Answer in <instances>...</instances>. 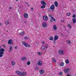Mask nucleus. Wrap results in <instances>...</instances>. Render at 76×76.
Segmentation results:
<instances>
[{
	"label": "nucleus",
	"mask_w": 76,
	"mask_h": 76,
	"mask_svg": "<svg viewBox=\"0 0 76 76\" xmlns=\"http://www.w3.org/2000/svg\"><path fill=\"white\" fill-rule=\"evenodd\" d=\"M45 47L46 48H48V44H46L45 45Z\"/></svg>",
	"instance_id": "7c9ffc66"
},
{
	"label": "nucleus",
	"mask_w": 76,
	"mask_h": 76,
	"mask_svg": "<svg viewBox=\"0 0 76 76\" xmlns=\"http://www.w3.org/2000/svg\"><path fill=\"white\" fill-rule=\"evenodd\" d=\"M53 18H54V17H51V18H50V19H51V20H53Z\"/></svg>",
	"instance_id": "ea45409f"
},
{
	"label": "nucleus",
	"mask_w": 76,
	"mask_h": 76,
	"mask_svg": "<svg viewBox=\"0 0 76 76\" xmlns=\"http://www.w3.org/2000/svg\"><path fill=\"white\" fill-rule=\"evenodd\" d=\"M41 48L42 50H45V46H42Z\"/></svg>",
	"instance_id": "c85d7f7f"
},
{
	"label": "nucleus",
	"mask_w": 76,
	"mask_h": 76,
	"mask_svg": "<svg viewBox=\"0 0 76 76\" xmlns=\"http://www.w3.org/2000/svg\"><path fill=\"white\" fill-rule=\"evenodd\" d=\"M39 72L41 74H43L44 73V70L42 69L41 70L39 71Z\"/></svg>",
	"instance_id": "2eb2a0df"
},
{
	"label": "nucleus",
	"mask_w": 76,
	"mask_h": 76,
	"mask_svg": "<svg viewBox=\"0 0 76 76\" xmlns=\"http://www.w3.org/2000/svg\"><path fill=\"white\" fill-rule=\"evenodd\" d=\"M69 71L70 69L69 68L65 69L64 70V72L65 73H68V72H69Z\"/></svg>",
	"instance_id": "6e6552de"
},
{
	"label": "nucleus",
	"mask_w": 76,
	"mask_h": 76,
	"mask_svg": "<svg viewBox=\"0 0 76 76\" xmlns=\"http://www.w3.org/2000/svg\"><path fill=\"white\" fill-rule=\"evenodd\" d=\"M26 57H23L21 59L23 61L24 60H26Z\"/></svg>",
	"instance_id": "393cba45"
},
{
	"label": "nucleus",
	"mask_w": 76,
	"mask_h": 76,
	"mask_svg": "<svg viewBox=\"0 0 76 76\" xmlns=\"http://www.w3.org/2000/svg\"><path fill=\"white\" fill-rule=\"evenodd\" d=\"M49 16L50 17H51L52 16V15L51 14H49Z\"/></svg>",
	"instance_id": "a19ab883"
},
{
	"label": "nucleus",
	"mask_w": 76,
	"mask_h": 76,
	"mask_svg": "<svg viewBox=\"0 0 76 76\" xmlns=\"http://www.w3.org/2000/svg\"><path fill=\"white\" fill-rule=\"evenodd\" d=\"M58 53L59 54H60V55H63V54H64V50H60L58 51Z\"/></svg>",
	"instance_id": "20e7f679"
},
{
	"label": "nucleus",
	"mask_w": 76,
	"mask_h": 76,
	"mask_svg": "<svg viewBox=\"0 0 76 76\" xmlns=\"http://www.w3.org/2000/svg\"><path fill=\"white\" fill-rule=\"evenodd\" d=\"M37 64L39 65V66H42V62L41 61H37Z\"/></svg>",
	"instance_id": "423d86ee"
},
{
	"label": "nucleus",
	"mask_w": 76,
	"mask_h": 76,
	"mask_svg": "<svg viewBox=\"0 0 76 76\" xmlns=\"http://www.w3.org/2000/svg\"><path fill=\"white\" fill-rule=\"evenodd\" d=\"M67 15H68V16H70V13H68L67 14Z\"/></svg>",
	"instance_id": "58836bf2"
},
{
	"label": "nucleus",
	"mask_w": 76,
	"mask_h": 76,
	"mask_svg": "<svg viewBox=\"0 0 76 76\" xmlns=\"http://www.w3.org/2000/svg\"><path fill=\"white\" fill-rule=\"evenodd\" d=\"M69 1H72V0H69Z\"/></svg>",
	"instance_id": "5fc2aeb1"
},
{
	"label": "nucleus",
	"mask_w": 76,
	"mask_h": 76,
	"mask_svg": "<svg viewBox=\"0 0 76 76\" xmlns=\"http://www.w3.org/2000/svg\"><path fill=\"white\" fill-rule=\"evenodd\" d=\"M22 44L26 47H31V45H30L28 44L25 41L22 42Z\"/></svg>",
	"instance_id": "f03ea898"
},
{
	"label": "nucleus",
	"mask_w": 76,
	"mask_h": 76,
	"mask_svg": "<svg viewBox=\"0 0 76 76\" xmlns=\"http://www.w3.org/2000/svg\"><path fill=\"white\" fill-rule=\"evenodd\" d=\"M58 2H57V1L55 2L54 4L55 5V6L56 7H58Z\"/></svg>",
	"instance_id": "dca6fc26"
},
{
	"label": "nucleus",
	"mask_w": 76,
	"mask_h": 76,
	"mask_svg": "<svg viewBox=\"0 0 76 76\" xmlns=\"http://www.w3.org/2000/svg\"><path fill=\"white\" fill-rule=\"evenodd\" d=\"M27 64L28 66H29L31 64V62L30 61H28L27 63Z\"/></svg>",
	"instance_id": "a878e982"
},
{
	"label": "nucleus",
	"mask_w": 76,
	"mask_h": 76,
	"mask_svg": "<svg viewBox=\"0 0 76 76\" xmlns=\"http://www.w3.org/2000/svg\"><path fill=\"white\" fill-rule=\"evenodd\" d=\"M41 4H42L43 6H46V5H47V4H46L45 1H41Z\"/></svg>",
	"instance_id": "9d476101"
},
{
	"label": "nucleus",
	"mask_w": 76,
	"mask_h": 76,
	"mask_svg": "<svg viewBox=\"0 0 76 76\" xmlns=\"http://www.w3.org/2000/svg\"><path fill=\"white\" fill-rule=\"evenodd\" d=\"M61 21H62V22H64V21H63L62 20Z\"/></svg>",
	"instance_id": "603ef678"
},
{
	"label": "nucleus",
	"mask_w": 76,
	"mask_h": 76,
	"mask_svg": "<svg viewBox=\"0 0 76 76\" xmlns=\"http://www.w3.org/2000/svg\"><path fill=\"white\" fill-rule=\"evenodd\" d=\"M72 20H73V23H76V18H73L72 19Z\"/></svg>",
	"instance_id": "5701e85b"
},
{
	"label": "nucleus",
	"mask_w": 76,
	"mask_h": 76,
	"mask_svg": "<svg viewBox=\"0 0 76 76\" xmlns=\"http://www.w3.org/2000/svg\"><path fill=\"white\" fill-rule=\"evenodd\" d=\"M24 39H28V37H24Z\"/></svg>",
	"instance_id": "c9c22d12"
},
{
	"label": "nucleus",
	"mask_w": 76,
	"mask_h": 76,
	"mask_svg": "<svg viewBox=\"0 0 76 76\" xmlns=\"http://www.w3.org/2000/svg\"><path fill=\"white\" fill-rule=\"evenodd\" d=\"M37 54L39 55V56H41V52H38Z\"/></svg>",
	"instance_id": "72a5a7b5"
},
{
	"label": "nucleus",
	"mask_w": 76,
	"mask_h": 76,
	"mask_svg": "<svg viewBox=\"0 0 76 76\" xmlns=\"http://www.w3.org/2000/svg\"><path fill=\"white\" fill-rule=\"evenodd\" d=\"M26 75V72H23V73H22V75H21L20 76H22V75L25 76V75Z\"/></svg>",
	"instance_id": "a211bd4d"
},
{
	"label": "nucleus",
	"mask_w": 76,
	"mask_h": 76,
	"mask_svg": "<svg viewBox=\"0 0 76 76\" xmlns=\"http://www.w3.org/2000/svg\"><path fill=\"white\" fill-rule=\"evenodd\" d=\"M45 6H42L41 7V8H42V9H43V8H45Z\"/></svg>",
	"instance_id": "f704fd0d"
},
{
	"label": "nucleus",
	"mask_w": 76,
	"mask_h": 76,
	"mask_svg": "<svg viewBox=\"0 0 76 76\" xmlns=\"http://www.w3.org/2000/svg\"><path fill=\"white\" fill-rule=\"evenodd\" d=\"M23 16L24 18L27 19L28 18V14L27 13H26L24 14Z\"/></svg>",
	"instance_id": "1a4fd4ad"
},
{
	"label": "nucleus",
	"mask_w": 76,
	"mask_h": 76,
	"mask_svg": "<svg viewBox=\"0 0 76 76\" xmlns=\"http://www.w3.org/2000/svg\"><path fill=\"white\" fill-rule=\"evenodd\" d=\"M53 21H55L56 20V19H54V18H53Z\"/></svg>",
	"instance_id": "a18cd8bd"
},
{
	"label": "nucleus",
	"mask_w": 76,
	"mask_h": 76,
	"mask_svg": "<svg viewBox=\"0 0 76 76\" xmlns=\"http://www.w3.org/2000/svg\"><path fill=\"white\" fill-rule=\"evenodd\" d=\"M66 42L67 43L69 44H72V42H71L69 40H66Z\"/></svg>",
	"instance_id": "f3484780"
},
{
	"label": "nucleus",
	"mask_w": 76,
	"mask_h": 76,
	"mask_svg": "<svg viewBox=\"0 0 76 76\" xmlns=\"http://www.w3.org/2000/svg\"><path fill=\"white\" fill-rule=\"evenodd\" d=\"M42 44H45V42H42Z\"/></svg>",
	"instance_id": "c03bdc74"
},
{
	"label": "nucleus",
	"mask_w": 76,
	"mask_h": 76,
	"mask_svg": "<svg viewBox=\"0 0 76 76\" xmlns=\"http://www.w3.org/2000/svg\"><path fill=\"white\" fill-rule=\"evenodd\" d=\"M67 76H71V75L70 74H68L67 75Z\"/></svg>",
	"instance_id": "79ce46f5"
},
{
	"label": "nucleus",
	"mask_w": 76,
	"mask_h": 76,
	"mask_svg": "<svg viewBox=\"0 0 76 76\" xmlns=\"http://www.w3.org/2000/svg\"><path fill=\"white\" fill-rule=\"evenodd\" d=\"M17 48H18V47L17 46H15V49H17Z\"/></svg>",
	"instance_id": "37998d69"
},
{
	"label": "nucleus",
	"mask_w": 76,
	"mask_h": 76,
	"mask_svg": "<svg viewBox=\"0 0 76 76\" xmlns=\"http://www.w3.org/2000/svg\"><path fill=\"white\" fill-rule=\"evenodd\" d=\"M53 29H54V30H56V29H57V26H56V25H54L53 26Z\"/></svg>",
	"instance_id": "4be33fe9"
},
{
	"label": "nucleus",
	"mask_w": 76,
	"mask_h": 76,
	"mask_svg": "<svg viewBox=\"0 0 76 76\" xmlns=\"http://www.w3.org/2000/svg\"><path fill=\"white\" fill-rule=\"evenodd\" d=\"M72 18H76V15L75 14H73V16H72Z\"/></svg>",
	"instance_id": "e433bc0d"
},
{
	"label": "nucleus",
	"mask_w": 76,
	"mask_h": 76,
	"mask_svg": "<svg viewBox=\"0 0 76 76\" xmlns=\"http://www.w3.org/2000/svg\"><path fill=\"white\" fill-rule=\"evenodd\" d=\"M68 26L69 28H70V29H71V28H72V26H71V25L69 24L68 25Z\"/></svg>",
	"instance_id": "473e14b6"
},
{
	"label": "nucleus",
	"mask_w": 76,
	"mask_h": 76,
	"mask_svg": "<svg viewBox=\"0 0 76 76\" xmlns=\"http://www.w3.org/2000/svg\"><path fill=\"white\" fill-rule=\"evenodd\" d=\"M0 48H1V46H0Z\"/></svg>",
	"instance_id": "864d4df0"
},
{
	"label": "nucleus",
	"mask_w": 76,
	"mask_h": 76,
	"mask_svg": "<svg viewBox=\"0 0 76 76\" xmlns=\"http://www.w3.org/2000/svg\"><path fill=\"white\" fill-rule=\"evenodd\" d=\"M50 8L51 10H54L55 9V6L54 5H52Z\"/></svg>",
	"instance_id": "9b49d317"
},
{
	"label": "nucleus",
	"mask_w": 76,
	"mask_h": 76,
	"mask_svg": "<svg viewBox=\"0 0 76 76\" xmlns=\"http://www.w3.org/2000/svg\"><path fill=\"white\" fill-rule=\"evenodd\" d=\"M19 34L20 35L22 36L23 35H25V34L24 33V32H21V33H20Z\"/></svg>",
	"instance_id": "6ab92c4d"
},
{
	"label": "nucleus",
	"mask_w": 76,
	"mask_h": 76,
	"mask_svg": "<svg viewBox=\"0 0 76 76\" xmlns=\"http://www.w3.org/2000/svg\"><path fill=\"white\" fill-rule=\"evenodd\" d=\"M52 60H53V62H54V63H56V62H57V61H56V59L54 58H52Z\"/></svg>",
	"instance_id": "aec40b11"
},
{
	"label": "nucleus",
	"mask_w": 76,
	"mask_h": 76,
	"mask_svg": "<svg viewBox=\"0 0 76 76\" xmlns=\"http://www.w3.org/2000/svg\"><path fill=\"white\" fill-rule=\"evenodd\" d=\"M5 23L7 25H9V22L8 21H6L5 22Z\"/></svg>",
	"instance_id": "cd10ccee"
},
{
	"label": "nucleus",
	"mask_w": 76,
	"mask_h": 76,
	"mask_svg": "<svg viewBox=\"0 0 76 76\" xmlns=\"http://www.w3.org/2000/svg\"><path fill=\"white\" fill-rule=\"evenodd\" d=\"M15 61H12L11 62V65L12 66L15 65Z\"/></svg>",
	"instance_id": "4468645a"
},
{
	"label": "nucleus",
	"mask_w": 76,
	"mask_h": 76,
	"mask_svg": "<svg viewBox=\"0 0 76 76\" xmlns=\"http://www.w3.org/2000/svg\"><path fill=\"white\" fill-rule=\"evenodd\" d=\"M8 44H13L12 40L11 39L9 40L8 41Z\"/></svg>",
	"instance_id": "f8f14e48"
},
{
	"label": "nucleus",
	"mask_w": 76,
	"mask_h": 76,
	"mask_svg": "<svg viewBox=\"0 0 76 76\" xmlns=\"http://www.w3.org/2000/svg\"><path fill=\"white\" fill-rule=\"evenodd\" d=\"M16 1H18V0H15Z\"/></svg>",
	"instance_id": "8fccbe9b"
},
{
	"label": "nucleus",
	"mask_w": 76,
	"mask_h": 76,
	"mask_svg": "<svg viewBox=\"0 0 76 76\" xmlns=\"http://www.w3.org/2000/svg\"><path fill=\"white\" fill-rule=\"evenodd\" d=\"M16 73L17 74H18V75H20V76H21L22 75V72L18 71H16Z\"/></svg>",
	"instance_id": "ddd939ff"
},
{
	"label": "nucleus",
	"mask_w": 76,
	"mask_h": 76,
	"mask_svg": "<svg viewBox=\"0 0 76 76\" xmlns=\"http://www.w3.org/2000/svg\"><path fill=\"white\" fill-rule=\"evenodd\" d=\"M10 9H12V8H11V7H10Z\"/></svg>",
	"instance_id": "3c124183"
},
{
	"label": "nucleus",
	"mask_w": 76,
	"mask_h": 76,
	"mask_svg": "<svg viewBox=\"0 0 76 76\" xmlns=\"http://www.w3.org/2000/svg\"><path fill=\"white\" fill-rule=\"evenodd\" d=\"M12 47H10V52H11V50H12Z\"/></svg>",
	"instance_id": "2f4dec72"
},
{
	"label": "nucleus",
	"mask_w": 76,
	"mask_h": 76,
	"mask_svg": "<svg viewBox=\"0 0 76 76\" xmlns=\"http://www.w3.org/2000/svg\"><path fill=\"white\" fill-rule=\"evenodd\" d=\"M59 74L60 75H63V73H62V72H60L59 73Z\"/></svg>",
	"instance_id": "4c0bfd02"
},
{
	"label": "nucleus",
	"mask_w": 76,
	"mask_h": 76,
	"mask_svg": "<svg viewBox=\"0 0 76 76\" xmlns=\"http://www.w3.org/2000/svg\"><path fill=\"white\" fill-rule=\"evenodd\" d=\"M24 23H26V21H24Z\"/></svg>",
	"instance_id": "de8ad7c7"
},
{
	"label": "nucleus",
	"mask_w": 76,
	"mask_h": 76,
	"mask_svg": "<svg viewBox=\"0 0 76 76\" xmlns=\"http://www.w3.org/2000/svg\"><path fill=\"white\" fill-rule=\"evenodd\" d=\"M5 50L4 48H1L0 49V57H2L3 56V54H4V52Z\"/></svg>",
	"instance_id": "f257e3e1"
},
{
	"label": "nucleus",
	"mask_w": 76,
	"mask_h": 76,
	"mask_svg": "<svg viewBox=\"0 0 76 76\" xmlns=\"http://www.w3.org/2000/svg\"><path fill=\"white\" fill-rule=\"evenodd\" d=\"M64 63L63 62L61 63L60 64V66H62L63 67L64 66Z\"/></svg>",
	"instance_id": "b1692460"
},
{
	"label": "nucleus",
	"mask_w": 76,
	"mask_h": 76,
	"mask_svg": "<svg viewBox=\"0 0 76 76\" xmlns=\"http://www.w3.org/2000/svg\"><path fill=\"white\" fill-rule=\"evenodd\" d=\"M49 39L50 41H53V36L49 38Z\"/></svg>",
	"instance_id": "bb28decb"
},
{
	"label": "nucleus",
	"mask_w": 76,
	"mask_h": 76,
	"mask_svg": "<svg viewBox=\"0 0 76 76\" xmlns=\"http://www.w3.org/2000/svg\"><path fill=\"white\" fill-rule=\"evenodd\" d=\"M46 50H47V49H46L45 50V51H46Z\"/></svg>",
	"instance_id": "4d7b16f0"
},
{
	"label": "nucleus",
	"mask_w": 76,
	"mask_h": 76,
	"mask_svg": "<svg viewBox=\"0 0 76 76\" xmlns=\"http://www.w3.org/2000/svg\"><path fill=\"white\" fill-rule=\"evenodd\" d=\"M65 62L66 63L68 64V63H69V60L68 59H66L65 60Z\"/></svg>",
	"instance_id": "c756f323"
},
{
	"label": "nucleus",
	"mask_w": 76,
	"mask_h": 76,
	"mask_svg": "<svg viewBox=\"0 0 76 76\" xmlns=\"http://www.w3.org/2000/svg\"><path fill=\"white\" fill-rule=\"evenodd\" d=\"M7 32H8V31H7Z\"/></svg>",
	"instance_id": "6e6d98bb"
},
{
	"label": "nucleus",
	"mask_w": 76,
	"mask_h": 76,
	"mask_svg": "<svg viewBox=\"0 0 76 76\" xmlns=\"http://www.w3.org/2000/svg\"><path fill=\"white\" fill-rule=\"evenodd\" d=\"M58 39V36L57 35H56L54 37V39L53 41H56V40H57Z\"/></svg>",
	"instance_id": "39448f33"
},
{
	"label": "nucleus",
	"mask_w": 76,
	"mask_h": 76,
	"mask_svg": "<svg viewBox=\"0 0 76 76\" xmlns=\"http://www.w3.org/2000/svg\"><path fill=\"white\" fill-rule=\"evenodd\" d=\"M43 19L45 21H47L48 20V18L46 15H44L43 17Z\"/></svg>",
	"instance_id": "7ed1b4c3"
},
{
	"label": "nucleus",
	"mask_w": 76,
	"mask_h": 76,
	"mask_svg": "<svg viewBox=\"0 0 76 76\" xmlns=\"http://www.w3.org/2000/svg\"><path fill=\"white\" fill-rule=\"evenodd\" d=\"M0 25H1V26H2V24L1 23H0Z\"/></svg>",
	"instance_id": "09e8293b"
},
{
	"label": "nucleus",
	"mask_w": 76,
	"mask_h": 76,
	"mask_svg": "<svg viewBox=\"0 0 76 76\" xmlns=\"http://www.w3.org/2000/svg\"><path fill=\"white\" fill-rule=\"evenodd\" d=\"M47 23L43 22L42 23V26L43 27H44V28H45V27H47Z\"/></svg>",
	"instance_id": "0eeeda50"
},
{
	"label": "nucleus",
	"mask_w": 76,
	"mask_h": 76,
	"mask_svg": "<svg viewBox=\"0 0 76 76\" xmlns=\"http://www.w3.org/2000/svg\"><path fill=\"white\" fill-rule=\"evenodd\" d=\"M34 69L35 70H39V67L37 66H36L34 68Z\"/></svg>",
	"instance_id": "412c9836"
},
{
	"label": "nucleus",
	"mask_w": 76,
	"mask_h": 76,
	"mask_svg": "<svg viewBox=\"0 0 76 76\" xmlns=\"http://www.w3.org/2000/svg\"><path fill=\"white\" fill-rule=\"evenodd\" d=\"M31 10H33V9H34V8H33V7H32V8H31Z\"/></svg>",
	"instance_id": "49530a36"
}]
</instances>
